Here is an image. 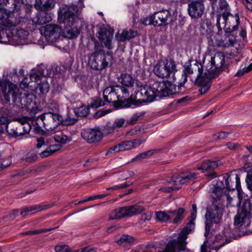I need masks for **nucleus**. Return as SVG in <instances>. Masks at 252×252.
Here are the masks:
<instances>
[{"instance_id":"1","label":"nucleus","mask_w":252,"mask_h":252,"mask_svg":"<svg viewBox=\"0 0 252 252\" xmlns=\"http://www.w3.org/2000/svg\"><path fill=\"white\" fill-rule=\"evenodd\" d=\"M78 6L74 4L65 5L58 11V21L63 24L64 36L70 39L76 37L80 33L77 26Z\"/></svg>"},{"instance_id":"2","label":"nucleus","mask_w":252,"mask_h":252,"mask_svg":"<svg viewBox=\"0 0 252 252\" xmlns=\"http://www.w3.org/2000/svg\"><path fill=\"white\" fill-rule=\"evenodd\" d=\"M211 196L214 199L212 207L206 212L205 217L206 219L205 224V232L204 235L207 236L210 232L211 223H218L222 216L223 208L220 203V197L222 195L223 189L219 187V185H213L212 188Z\"/></svg>"},{"instance_id":"3","label":"nucleus","mask_w":252,"mask_h":252,"mask_svg":"<svg viewBox=\"0 0 252 252\" xmlns=\"http://www.w3.org/2000/svg\"><path fill=\"white\" fill-rule=\"evenodd\" d=\"M63 122V117L58 113L48 112L38 116L36 120L39 127L42 124L46 134L51 135L57 131V128Z\"/></svg>"},{"instance_id":"4","label":"nucleus","mask_w":252,"mask_h":252,"mask_svg":"<svg viewBox=\"0 0 252 252\" xmlns=\"http://www.w3.org/2000/svg\"><path fill=\"white\" fill-rule=\"evenodd\" d=\"M221 22L223 24V29L226 33H231L238 29L240 18L238 14L234 15L229 12L219 14L217 16V23L219 31H221Z\"/></svg>"},{"instance_id":"5","label":"nucleus","mask_w":252,"mask_h":252,"mask_svg":"<svg viewBox=\"0 0 252 252\" xmlns=\"http://www.w3.org/2000/svg\"><path fill=\"white\" fill-rule=\"evenodd\" d=\"M177 71L175 62L172 60H160L154 66L153 71L159 78H164L174 74Z\"/></svg>"},{"instance_id":"6","label":"nucleus","mask_w":252,"mask_h":252,"mask_svg":"<svg viewBox=\"0 0 252 252\" xmlns=\"http://www.w3.org/2000/svg\"><path fill=\"white\" fill-rule=\"evenodd\" d=\"M227 67V65L225 63V56L222 53H218L211 57L206 69L211 75H216Z\"/></svg>"},{"instance_id":"7","label":"nucleus","mask_w":252,"mask_h":252,"mask_svg":"<svg viewBox=\"0 0 252 252\" xmlns=\"http://www.w3.org/2000/svg\"><path fill=\"white\" fill-rule=\"evenodd\" d=\"M0 88L3 94L4 99L2 104H7L10 102L11 95L13 102H16L19 91L16 85L6 79L0 81Z\"/></svg>"},{"instance_id":"8","label":"nucleus","mask_w":252,"mask_h":252,"mask_svg":"<svg viewBox=\"0 0 252 252\" xmlns=\"http://www.w3.org/2000/svg\"><path fill=\"white\" fill-rule=\"evenodd\" d=\"M196 177V174L195 173H189L187 175L177 177L176 180L173 181V186L161 188L159 189L158 190L170 192L174 190L179 189L181 188L180 185L192 183Z\"/></svg>"},{"instance_id":"9","label":"nucleus","mask_w":252,"mask_h":252,"mask_svg":"<svg viewBox=\"0 0 252 252\" xmlns=\"http://www.w3.org/2000/svg\"><path fill=\"white\" fill-rule=\"evenodd\" d=\"M171 21L172 16L168 10L155 12L150 18V24L157 26L167 25Z\"/></svg>"},{"instance_id":"10","label":"nucleus","mask_w":252,"mask_h":252,"mask_svg":"<svg viewBox=\"0 0 252 252\" xmlns=\"http://www.w3.org/2000/svg\"><path fill=\"white\" fill-rule=\"evenodd\" d=\"M145 141L143 138L135 139L132 140L125 141L121 143L117 144L114 147L110 148L108 151V153H112L113 152H119L126 150H130L132 149L136 148L141 145Z\"/></svg>"},{"instance_id":"11","label":"nucleus","mask_w":252,"mask_h":252,"mask_svg":"<svg viewBox=\"0 0 252 252\" xmlns=\"http://www.w3.org/2000/svg\"><path fill=\"white\" fill-rule=\"evenodd\" d=\"M21 22L20 18L14 11L0 14V24L7 27H15Z\"/></svg>"},{"instance_id":"12","label":"nucleus","mask_w":252,"mask_h":252,"mask_svg":"<svg viewBox=\"0 0 252 252\" xmlns=\"http://www.w3.org/2000/svg\"><path fill=\"white\" fill-rule=\"evenodd\" d=\"M139 90L136 93V97H142V99L147 102H152L157 97L155 90L153 89V85L152 86L147 85L140 86L138 87Z\"/></svg>"},{"instance_id":"13","label":"nucleus","mask_w":252,"mask_h":252,"mask_svg":"<svg viewBox=\"0 0 252 252\" xmlns=\"http://www.w3.org/2000/svg\"><path fill=\"white\" fill-rule=\"evenodd\" d=\"M153 85V89L155 90L156 95L158 97H165L172 94L171 89L172 85L169 82L164 81L156 82Z\"/></svg>"},{"instance_id":"14","label":"nucleus","mask_w":252,"mask_h":252,"mask_svg":"<svg viewBox=\"0 0 252 252\" xmlns=\"http://www.w3.org/2000/svg\"><path fill=\"white\" fill-rule=\"evenodd\" d=\"M21 1L23 4L31 7L33 6L39 11L49 10L55 6V2L53 0H46L44 4L42 3L41 0H21Z\"/></svg>"},{"instance_id":"15","label":"nucleus","mask_w":252,"mask_h":252,"mask_svg":"<svg viewBox=\"0 0 252 252\" xmlns=\"http://www.w3.org/2000/svg\"><path fill=\"white\" fill-rule=\"evenodd\" d=\"M114 30L111 28H102L98 32V39L101 43L109 49L112 48V40L113 37Z\"/></svg>"},{"instance_id":"16","label":"nucleus","mask_w":252,"mask_h":252,"mask_svg":"<svg viewBox=\"0 0 252 252\" xmlns=\"http://www.w3.org/2000/svg\"><path fill=\"white\" fill-rule=\"evenodd\" d=\"M73 110L77 117H86L90 113V108H93L94 106V101L86 106L81 102L78 101L73 103Z\"/></svg>"},{"instance_id":"17","label":"nucleus","mask_w":252,"mask_h":252,"mask_svg":"<svg viewBox=\"0 0 252 252\" xmlns=\"http://www.w3.org/2000/svg\"><path fill=\"white\" fill-rule=\"evenodd\" d=\"M204 5L203 1L191 2L188 5V12L190 17L198 18L202 16L204 11Z\"/></svg>"},{"instance_id":"18","label":"nucleus","mask_w":252,"mask_h":252,"mask_svg":"<svg viewBox=\"0 0 252 252\" xmlns=\"http://www.w3.org/2000/svg\"><path fill=\"white\" fill-rule=\"evenodd\" d=\"M251 216L250 214L240 212L238 210L237 215L234 218V225L241 228L249 226L251 223Z\"/></svg>"},{"instance_id":"19","label":"nucleus","mask_w":252,"mask_h":252,"mask_svg":"<svg viewBox=\"0 0 252 252\" xmlns=\"http://www.w3.org/2000/svg\"><path fill=\"white\" fill-rule=\"evenodd\" d=\"M53 206V204H46L45 205H36L30 207L25 206L21 208L20 214L23 217H25L28 215L32 214L43 210L50 208Z\"/></svg>"},{"instance_id":"20","label":"nucleus","mask_w":252,"mask_h":252,"mask_svg":"<svg viewBox=\"0 0 252 252\" xmlns=\"http://www.w3.org/2000/svg\"><path fill=\"white\" fill-rule=\"evenodd\" d=\"M62 28L56 25L48 24L44 27V33L46 36L56 39L60 35Z\"/></svg>"},{"instance_id":"21","label":"nucleus","mask_w":252,"mask_h":252,"mask_svg":"<svg viewBox=\"0 0 252 252\" xmlns=\"http://www.w3.org/2000/svg\"><path fill=\"white\" fill-rule=\"evenodd\" d=\"M196 219H193L190 217V219L187 223V227L184 228L179 233L178 238L181 240V243L183 244L184 240H186L188 234L192 231L195 227V220ZM184 246V244H182Z\"/></svg>"},{"instance_id":"22","label":"nucleus","mask_w":252,"mask_h":252,"mask_svg":"<svg viewBox=\"0 0 252 252\" xmlns=\"http://www.w3.org/2000/svg\"><path fill=\"white\" fill-rule=\"evenodd\" d=\"M137 32L133 30H123L121 32H119L116 34L115 38L117 40L120 42H124L135 37Z\"/></svg>"},{"instance_id":"23","label":"nucleus","mask_w":252,"mask_h":252,"mask_svg":"<svg viewBox=\"0 0 252 252\" xmlns=\"http://www.w3.org/2000/svg\"><path fill=\"white\" fill-rule=\"evenodd\" d=\"M212 10L214 13L225 12L227 9L228 4L226 0H215L212 5Z\"/></svg>"},{"instance_id":"24","label":"nucleus","mask_w":252,"mask_h":252,"mask_svg":"<svg viewBox=\"0 0 252 252\" xmlns=\"http://www.w3.org/2000/svg\"><path fill=\"white\" fill-rule=\"evenodd\" d=\"M196 84L200 87L201 94H205L210 88L211 84L209 79L207 78L196 77Z\"/></svg>"},{"instance_id":"25","label":"nucleus","mask_w":252,"mask_h":252,"mask_svg":"<svg viewBox=\"0 0 252 252\" xmlns=\"http://www.w3.org/2000/svg\"><path fill=\"white\" fill-rule=\"evenodd\" d=\"M103 95L105 101L109 103L115 102L119 100L112 87L106 88L103 91Z\"/></svg>"},{"instance_id":"26","label":"nucleus","mask_w":252,"mask_h":252,"mask_svg":"<svg viewBox=\"0 0 252 252\" xmlns=\"http://www.w3.org/2000/svg\"><path fill=\"white\" fill-rule=\"evenodd\" d=\"M100 58L101 60L98 61L97 65H95V69L101 70L106 67L109 63L112 60V56L110 53L106 54H100Z\"/></svg>"},{"instance_id":"27","label":"nucleus","mask_w":252,"mask_h":252,"mask_svg":"<svg viewBox=\"0 0 252 252\" xmlns=\"http://www.w3.org/2000/svg\"><path fill=\"white\" fill-rule=\"evenodd\" d=\"M169 213L171 215V219H173V222L175 224L180 223L185 217V209L182 208L178 210L170 211Z\"/></svg>"},{"instance_id":"28","label":"nucleus","mask_w":252,"mask_h":252,"mask_svg":"<svg viewBox=\"0 0 252 252\" xmlns=\"http://www.w3.org/2000/svg\"><path fill=\"white\" fill-rule=\"evenodd\" d=\"M82 138L89 143L94 142V128H86L82 130L81 132Z\"/></svg>"},{"instance_id":"29","label":"nucleus","mask_w":252,"mask_h":252,"mask_svg":"<svg viewBox=\"0 0 252 252\" xmlns=\"http://www.w3.org/2000/svg\"><path fill=\"white\" fill-rule=\"evenodd\" d=\"M15 4L12 0H0V14L14 11Z\"/></svg>"},{"instance_id":"30","label":"nucleus","mask_w":252,"mask_h":252,"mask_svg":"<svg viewBox=\"0 0 252 252\" xmlns=\"http://www.w3.org/2000/svg\"><path fill=\"white\" fill-rule=\"evenodd\" d=\"M244 168L247 172L246 182L248 189L252 191V162H247L244 164Z\"/></svg>"},{"instance_id":"31","label":"nucleus","mask_w":252,"mask_h":252,"mask_svg":"<svg viewBox=\"0 0 252 252\" xmlns=\"http://www.w3.org/2000/svg\"><path fill=\"white\" fill-rule=\"evenodd\" d=\"M127 210V217H132L141 213L144 210V208L140 205L126 207Z\"/></svg>"},{"instance_id":"32","label":"nucleus","mask_w":252,"mask_h":252,"mask_svg":"<svg viewBox=\"0 0 252 252\" xmlns=\"http://www.w3.org/2000/svg\"><path fill=\"white\" fill-rule=\"evenodd\" d=\"M126 208V207H121L112 211L110 214L109 219H120L127 217Z\"/></svg>"},{"instance_id":"33","label":"nucleus","mask_w":252,"mask_h":252,"mask_svg":"<svg viewBox=\"0 0 252 252\" xmlns=\"http://www.w3.org/2000/svg\"><path fill=\"white\" fill-rule=\"evenodd\" d=\"M218 166V162L216 161H211L210 160L204 161L201 165L198 166L197 168L199 170H201L202 172L205 171L214 169L217 168Z\"/></svg>"},{"instance_id":"34","label":"nucleus","mask_w":252,"mask_h":252,"mask_svg":"<svg viewBox=\"0 0 252 252\" xmlns=\"http://www.w3.org/2000/svg\"><path fill=\"white\" fill-rule=\"evenodd\" d=\"M113 89L115 92L117 99H120L128 96L129 93L127 89L121 86H113Z\"/></svg>"},{"instance_id":"35","label":"nucleus","mask_w":252,"mask_h":252,"mask_svg":"<svg viewBox=\"0 0 252 252\" xmlns=\"http://www.w3.org/2000/svg\"><path fill=\"white\" fill-rule=\"evenodd\" d=\"M119 81L123 85L127 87H132L134 83L133 78L129 74H123L119 79Z\"/></svg>"},{"instance_id":"36","label":"nucleus","mask_w":252,"mask_h":252,"mask_svg":"<svg viewBox=\"0 0 252 252\" xmlns=\"http://www.w3.org/2000/svg\"><path fill=\"white\" fill-rule=\"evenodd\" d=\"M47 10L40 11L37 15V23L39 25H43L52 21V17L50 14L45 12Z\"/></svg>"},{"instance_id":"37","label":"nucleus","mask_w":252,"mask_h":252,"mask_svg":"<svg viewBox=\"0 0 252 252\" xmlns=\"http://www.w3.org/2000/svg\"><path fill=\"white\" fill-rule=\"evenodd\" d=\"M53 138L56 142L62 144H65L71 141V138L70 137L67 136L62 132H60L54 135Z\"/></svg>"},{"instance_id":"38","label":"nucleus","mask_w":252,"mask_h":252,"mask_svg":"<svg viewBox=\"0 0 252 252\" xmlns=\"http://www.w3.org/2000/svg\"><path fill=\"white\" fill-rule=\"evenodd\" d=\"M8 111L7 109L2 108L0 109V125H8L10 122Z\"/></svg>"},{"instance_id":"39","label":"nucleus","mask_w":252,"mask_h":252,"mask_svg":"<svg viewBox=\"0 0 252 252\" xmlns=\"http://www.w3.org/2000/svg\"><path fill=\"white\" fill-rule=\"evenodd\" d=\"M17 130L18 137L30 132L31 129V126L30 124H26V126L18 125L15 127Z\"/></svg>"},{"instance_id":"40","label":"nucleus","mask_w":252,"mask_h":252,"mask_svg":"<svg viewBox=\"0 0 252 252\" xmlns=\"http://www.w3.org/2000/svg\"><path fill=\"white\" fill-rule=\"evenodd\" d=\"M170 211L167 212L159 211L156 213V218L160 221L166 222L169 220L171 219V215L169 213Z\"/></svg>"},{"instance_id":"41","label":"nucleus","mask_w":252,"mask_h":252,"mask_svg":"<svg viewBox=\"0 0 252 252\" xmlns=\"http://www.w3.org/2000/svg\"><path fill=\"white\" fill-rule=\"evenodd\" d=\"M144 112H140L134 113L126 122L128 125H134L140 120L144 115Z\"/></svg>"},{"instance_id":"42","label":"nucleus","mask_w":252,"mask_h":252,"mask_svg":"<svg viewBox=\"0 0 252 252\" xmlns=\"http://www.w3.org/2000/svg\"><path fill=\"white\" fill-rule=\"evenodd\" d=\"M193 73V69L191 66H188L185 69L184 73L182 74V80L179 82V86L181 87L184 86L187 81V75L191 74Z\"/></svg>"},{"instance_id":"43","label":"nucleus","mask_w":252,"mask_h":252,"mask_svg":"<svg viewBox=\"0 0 252 252\" xmlns=\"http://www.w3.org/2000/svg\"><path fill=\"white\" fill-rule=\"evenodd\" d=\"M252 208V204L250 199H245L243 202L242 207L240 209V212L245 214H250V212Z\"/></svg>"},{"instance_id":"44","label":"nucleus","mask_w":252,"mask_h":252,"mask_svg":"<svg viewBox=\"0 0 252 252\" xmlns=\"http://www.w3.org/2000/svg\"><path fill=\"white\" fill-rule=\"evenodd\" d=\"M57 228H58V227H52V228H48V229L47 228H42V229H39L34 230H29V231H27L25 232L24 233H23V234L28 235H35V234H38L42 233H46L48 231H50L52 230H54Z\"/></svg>"},{"instance_id":"45","label":"nucleus","mask_w":252,"mask_h":252,"mask_svg":"<svg viewBox=\"0 0 252 252\" xmlns=\"http://www.w3.org/2000/svg\"><path fill=\"white\" fill-rule=\"evenodd\" d=\"M36 148L38 149L42 147H48L49 144V141L48 139L43 136H40L39 138L36 139Z\"/></svg>"},{"instance_id":"46","label":"nucleus","mask_w":252,"mask_h":252,"mask_svg":"<svg viewBox=\"0 0 252 252\" xmlns=\"http://www.w3.org/2000/svg\"><path fill=\"white\" fill-rule=\"evenodd\" d=\"M235 188L238 191V197L239 199V202L241 203L242 201L244 193L241 189L240 187V180L238 175H236V176Z\"/></svg>"},{"instance_id":"47","label":"nucleus","mask_w":252,"mask_h":252,"mask_svg":"<svg viewBox=\"0 0 252 252\" xmlns=\"http://www.w3.org/2000/svg\"><path fill=\"white\" fill-rule=\"evenodd\" d=\"M29 34V32L28 31L23 29H19L17 30L14 36L20 40H24L27 38Z\"/></svg>"},{"instance_id":"48","label":"nucleus","mask_w":252,"mask_h":252,"mask_svg":"<svg viewBox=\"0 0 252 252\" xmlns=\"http://www.w3.org/2000/svg\"><path fill=\"white\" fill-rule=\"evenodd\" d=\"M16 126L17 125L10 126H9L8 125L6 126V131L7 133L14 138L18 137L17 130L15 128Z\"/></svg>"},{"instance_id":"49","label":"nucleus","mask_w":252,"mask_h":252,"mask_svg":"<svg viewBox=\"0 0 252 252\" xmlns=\"http://www.w3.org/2000/svg\"><path fill=\"white\" fill-rule=\"evenodd\" d=\"M38 89L41 94H46L48 92L49 90V85L47 82H40L37 86L36 87Z\"/></svg>"},{"instance_id":"50","label":"nucleus","mask_w":252,"mask_h":252,"mask_svg":"<svg viewBox=\"0 0 252 252\" xmlns=\"http://www.w3.org/2000/svg\"><path fill=\"white\" fill-rule=\"evenodd\" d=\"M78 121V119L75 118H71L70 116L67 117L63 119V122L61 124L65 126H70L75 124Z\"/></svg>"},{"instance_id":"51","label":"nucleus","mask_w":252,"mask_h":252,"mask_svg":"<svg viewBox=\"0 0 252 252\" xmlns=\"http://www.w3.org/2000/svg\"><path fill=\"white\" fill-rule=\"evenodd\" d=\"M55 250L56 252H72L67 245L57 246Z\"/></svg>"},{"instance_id":"52","label":"nucleus","mask_w":252,"mask_h":252,"mask_svg":"<svg viewBox=\"0 0 252 252\" xmlns=\"http://www.w3.org/2000/svg\"><path fill=\"white\" fill-rule=\"evenodd\" d=\"M37 155L34 153H28L25 158V160L28 162H33L37 160Z\"/></svg>"},{"instance_id":"53","label":"nucleus","mask_w":252,"mask_h":252,"mask_svg":"<svg viewBox=\"0 0 252 252\" xmlns=\"http://www.w3.org/2000/svg\"><path fill=\"white\" fill-rule=\"evenodd\" d=\"M30 78L32 82H35L37 85H38L41 82V76L35 73L31 74Z\"/></svg>"},{"instance_id":"54","label":"nucleus","mask_w":252,"mask_h":252,"mask_svg":"<svg viewBox=\"0 0 252 252\" xmlns=\"http://www.w3.org/2000/svg\"><path fill=\"white\" fill-rule=\"evenodd\" d=\"M133 241V238L130 236L127 235H123L120 238L119 241L121 243H131Z\"/></svg>"},{"instance_id":"55","label":"nucleus","mask_w":252,"mask_h":252,"mask_svg":"<svg viewBox=\"0 0 252 252\" xmlns=\"http://www.w3.org/2000/svg\"><path fill=\"white\" fill-rule=\"evenodd\" d=\"M50 151L51 150H50L49 147H47L44 151L39 153L40 157L44 158L52 155L53 153Z\"/></svg>"},{"instance_id":"56","label":"nucleus","mask_w":252,"mask_h":252,"mask_svg":"<svg viewBox=\"0 0 252 252\" xmlns=\"http://www.w3.org/2000/svg\"><path fill=\"white\" fill-rule=\"evenodd\" d=\"M227 147L231 150H236L238 149L240 145L238 143L228 142L226 143Z\"/></svg>"},{"instance_id":"57","label":"nucleus","mask_w":252,"mask_h":252,"mask_svg":"<svg viewBox=\"0 0 252 252\" xmlns=\"http://www.w3.org/2000/svg\"><path fill=\"white\" fill-rule=\"evenodd\" d=\"M48 147H49L50 150H51L50 151L52 152L53 154H54L55 153H56V152L60 150L62 148L61 145H59V144H53V145H49V144Z\"/></svg>"},{"instance_id":"58","label":"nucleus","mask_w":252,"mask_h":252,"mask_svg":"<svg viewBox=\"0 0 252 252\" xmlns=\"http://www.w3.org/2000/svg\"><path fill=\"white\" fill-rule=\"evenodd\" d=\"M228 133L223 131L219 132L214 135V139H221L225 138L227 136Z\"/></svg>"},{"instance_id":"59","label":"nucleus","mask_w":252,"mask_h":252,"mask_svg":"<svg viewBox=\"0 0 252 252\" xmlns=\"http://www.w3.org/2000/svg\"><path fill=\"white\" fill-rule=\"evenodd\" d=\"M125 122V120L124 118L118 119L115 120L113 125L114 127H121Z\"/></svg>"},{"instance_id":"60","label":"nucleus","mask_w":252,"mask_h":252,"mask_svg":"<svg viewBox=\"0 0 252 252\" xmlns=\"http://www.w3.org/2000/svg\"><path fill=\"white\" fill-rule=\"evenodd\" d=\"M103 137V135L98 128H95V142H98L101 140Z\"/></svg>"},{"instance_id":"61","label":"nucleus","mask_w":252,"mask_h":252,"mask_svg":"<svg viewBox=\"0 0 252 252\" xmlns=\"http://www.w3.org/2000/svg\"><path fill=\"white\" fill-rule=\"evenodd\" d=\"M110 111L107 110H99L95 112V118H100L109 113Z\"/></svg>"},{"instance_id":"62","label":"nucleus","mask_w":252,"mask_h":252,"mask_svg":"<svg viewBox=\"0 0 252 252\" xmlns=\"http://www.w3.org/2000/svg\"><path fill=\"white\" fill-rule=\"evenodd\" d=\"M94 248L92 246H88L85 248L79 249L76 252H94Z\"/></svg>"},{"instance_id":"63","label":"nucleus","mask_w":252,"mask_h":252,"mask_svg":"<svg viewBox=\"0 0 252 252\" xmlns=\"http://www.w3.org/2000/svg\"><path fill=\"white\" fill-rule=\"evenodd\" d=\"M85 86L87 90L92 89L94 87L93 78H90L87 82H86Z\"/></svg>"},{"instance_id":"64","label":"nucleus","mask_w":252,"mask_h":252,"mask_svg":"<svg viewBox=\"0 0 252 252\" xmlns=\"http://www.w3.org/2000/svg\"><path fill=\"white\" fill-rule=\"evenodd\" d=\"M242 3L250 11H252V3L248 0H242Z\"/></svg>"}]
</instances>
